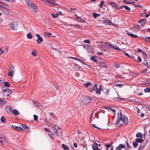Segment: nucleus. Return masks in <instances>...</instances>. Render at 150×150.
Masks as SVG:
<instances>
[{
    "label": "nucleus",
    "mask_w": 150,
    "mask_h": 150,
    "mask_svg": "<svg viewBox=\"0 0 150 150\" xmlns=\"http://www.w3.org/2000/svg\"><path fill=\"white\" fill-rule=\"evenodd\" d=\"M120 120L122 121L126 125H127L128 124L129 122L127 117L122 115L121 112L120 111V112L118 113L117 120L115 123L116 126H117V127H118L122 125L121 124L119 125Z\"/></svg>",
    "instance_id": "1"
},
{
    "label": "nucleus",
    "mask_w": 150,
    "mask_h": 150,
    "mask_svg": "<svg viewBox=\"0 0 150 150\" xmlns=\"http://www.w3.org/2000/svg\"><path fill=\"white\" fill-rule=\"evenodd\" d=\"M28 6L30 10L36 13L37 11V7L35 4L32 3L31 1H28Z\"/></svg>",
    "instance_id": "2"
},
{
    "label": "nucleus",
    "mask_w": 150,
    "mask_h": 150,
    "mask_svg": "<svg viewBox=\"0 0 150 150\" xmlns=\"http://www.w3.org/2000/svg\"><path fill=\"white\" fill-rule=\"evenodd\" d=\"M144 64L148 68H150V57L144 58Z\"/></svg>",
    "instance_id": "3"
},
{
    "label": "nucleus",
    "mask_w": 150,
    "mask_h": 150,
    "mask_svg": "<svg viewBox=\"0 0 150 150\" xmlns=\"http://www.w3.org/2000/svg\"><path fill=\"white\" fill-rule=\"evenodd\" d=\"M0 143L3 145L7 143V141L4 135H0Z\"/></svg>",
    "instance_id": "4"
},
{
    "label": "nucleus",
    "mask_w": 150,
    "mask_h": 150,
    "mask_svg": "<svg viewBox=\"0 0 150 150\" xmlns=\"http://www.w3.org/2000/svg\"><path fill=\"white\" fill-rule=\"evenodd\" d=\"M45 1L46 2L48 5L50 6H54L57 5L58 4L55 3L54 0H45Z\"/></svg>",
    "instance_id": "5"
},
{
    "label": "nucleus",
    "mask_w": 150,
    "mask_h": 150,
    "mask_svg": "<svg viewBox=\"0 0 150 150\" xmlns=\"http://www.w3.org/2000/svg\"><path fill=\"white\" fill-rule=\"evenodd\" d=\"M18 26V22L16 21H15L12 23L10 25V27L13 30H16V29Z\"/></svg>",
    "instance_id": "6"
},
{
    "label": "nucleus",
    "mask_w": 150,
    "mask_h": 150,
    "mask_svg": "<svg viewBox=\"0 0 150 150\" xmlns=\"http://www.w3.org/2000/svg\"><path fill=\"white\" fill-rule=\"evenodd\" d=\"M91 99L90 97L86 96L84 98L83 101L84 104L87 105L90 103L91 102Z\"/></svg>",
    "instance_id": "7"
},
{
    "label": "nucleus",
    "mask_w": 150,
    "mask_h": 150,
    "mask_svg": "<svg viewBox=\"0 0 150 150\" xmlns=\"http://www.w3.org/2000/svg\"><path fill=\"white\" fill-rule=\"evenodd\" d=\"M108 4L112 6V7L115 9V11H116V9H117L118 6H117L115 3L113 1H110L108 3Z\"/></svg>",
    "instance_id": "8"
},
{
    "label": "nucleus",
    "mask_w": 150,
    "mask_h": 150,
    "mask_svg": "<svg viewBox=\"0 0 150 150\" xmlns=\"http://www.w3.org/2000/svg\"><path fill=\"white\" fill-rule=\"evenodd\" d=\"M36 36L37 38H38L37 41V43L39 44L41 43V42L43 41V40L42 37L38 34H36Z\"/></svg>",
    "instance_id": "9"
},
{
    "label": "nucleus",
    "mask_w": 150,
    "mask_h": 150,
    "mask_svg": "<svg viewBox=\"0 0 150 150\" xmlns=\"http://www.w3.org/2000/svg\"><path fill=\"white\" fill-rule=\"evenodd\" d=\"M102 19H103L102 21L105 24L108 23L110 24L112 23V22L110 20L104 18L103 17Z\"/></svg>",
    "instance_id": "10"
},
{
    "label": "nucleus",
    "mask_w": 150,
    "mask_h": 150,
    "mask_svg": "<svg viewBox=\"0 0 150 150\" xmlns=\"http://www.w3.org/2000/svg\"><path fill=\"white\" fill-rule=\"evenodd\" d=\"M139 22L141 24L142 26H143L146 22V20L145 19H141L139 21Z\"/></svg>",
    "instance_id": "11"
},
{
    "label": "nucleus",
    "mask_w": 150,
    "mask_h": 150,
    "mask_svg": "<svg viewBox=\"0 0 150 150\" xmlns=\"http://www.w3.org/2000/svg\"><path fill=\"white\" fill-rule=\"evenodd\" d=\"M127 32V34L129 35V36H131V37H132L133 38H137L138 37L137 35H134L133 34L131 33H130L128 31L126 30V31Z\"/></svg>",
    "instance_id": "12"
},
{
    "label": "nucleus",
    "mask_w": 150,
    "mask_h": 150,
    "mask_svg": "<svg viewBox=\"0 0 150 150\" xmlns=\"http://www.w3.org/2000/svg\"><path fill=\"white\" fill-rule=\"evenodd\" d=\"M98 144L96 143H94L93 145L92 148L94 150H100V149H98Z\"/></svg>",
    "instance_id": "13"
},
{
    "label": "nucleus",
    "mask_w": 150,
    "mask_h": 150,
    "mask_svg": "<svg viewBox=\"0 0 150 150\" xmlns=\"http://www.w3.org/2000/svg\"><path fill=\"white\" fill-rule=\"evenodd\" d=\"M8 70L10 71H11L14 73V67L13 65H12L11 66L9 69Z\"/></svg>",
    "instance_id": "14"
},
{
    "label": "nucleus",
    "mask_w": 150,
    "mask_h": 150,
    "mask_svg": "<svg viewBox=\"0 0 150 150\" xmlns=\"http://www.w3.org/2000/svg\"><path fill=\"white\" fill-rule=\"evenodd\" d=\"M145 146V144H141L137 150H142L144 148Z\"/></svg>",
    "instance_id": "15"
},
{
    "label": "nucleus",
    "mask_w": 150,
    "mask_h": 150,
    "mask_svg": "<svg viewBox=\"0 0 150 150\" xmlns=\"http://www.w3.org/2000/svg\"><path fill=\"white\" fill-rule=\"evenodd\" d=\"M12 112L13 114L16 115H18L19 113L18 112V111L16 110V109H14L12 111Z\"/></svg>",
    "instance_id": "16"
},
{
    "label": "nucleus",
    "mask_w": 150,
    "mask_h": 150,
    "mask_svg": "<svg viewBox=\"0 0 150 150\" xmlns=\"http://www.w3.org/2000/svg\"><path fill=\"white\" fill-rule=\"evenodd\" d=\"M83 85L86 87H88L89 86L91 85L92 84L91 82H87L86 83H83Z\"/></svg>",
    "instance_id": "17"
},
{
    "label": "nucleus",
    "mask_w": 150,
    "mask_h": 150,
    "mask_svg": "<svg viewBox=\"0 0 150 150\" xmlns=\"http://www.w3.org/2000/svg\"><path fill=\"white\" fill-rule=\"evenodd\" d=\"M123 2L124 3L126 4H134L135 3V2L133 1H132L131 2H128L127 0H124Z\"/></svg>",
    "instance_id": "18"
},
{
    "label": "nucleus",
    "mask_w": 150,
    "mask_h": 150,
    "mask_svg": "<svg viewBox=\"0 0 150 150\" xmlns=\"http://www.w3.org/2000/svg\"><path fill=\"white\" fill-rule=\"evenodd\" d=\"M62 146L63 149L65 150H68L69 149V148L67 145L64 144L62 145Z\"/></svg>",
    "instance_id": "19"
},
{
    "label": "nucleus",
    "mask_w": 150,
    "mask_h": 150,
    "mask_svg": "<svg viewBox=\"0 0 150 150\" xmlns=\"http://www.w3.org/2000/svg\"><path fill=\"white\" fill-rule=\"evenodd\" d=\"M6 102L5 101L3 98H0V104L1 105H4Z\"/></svg>",
    "instance_id": "20"
},
{
    "label": "nucleus",
    "mask_w": 150,
    "mask_h": 150,
    "mask_svg": "<svg viewBox=\"0 0 150 150\" xmlns=\"http://www.w3.org/2000/svg\"><path fill=\"white\" fill-rule=\"evenodd\" d=\"M1 8H3V11H4V13H6V14H8V10L7 9H6V8H4V6H1Z\"/></svg>",
    "instance_id": "21"
},
{
    "label": "nucleus",
    "mask_w": 150,
    "mask_h": 150,
    "mask_svg": "<svg viewBox=\"0 0 150 150\" xmlns=\"http://www.w3.org/2000/svg\"><path fill=\"white\" fill-rule=\"evenodd\" d=\"M33 102L34 104L35 105L36 107H39L40 105V103L35 100L33 101Z\"/></svg>",
    "instance_id": "22"
},
{
    "label": "nucleus",
    "mask_w": 150,
    "mask_h": 150,
    "mask_svg": "<svg viewBox=\"0 0 150 150\" xmlns=\"http://www.w3.org/2000/svg\"><path fill=\"white\" fill-rule=\"evenodd\" d=\"M94 18H96L100 16V14H98L96 13H93L92 14Z\"/></svg>",
    "instance_id": "23"
},
{
    "label": "nucleus",
    "mask_w": 150,
    "mask_h": 150,
    "mask_svg": "<svg viewBox=\"0 0 150 150\" xmlns=\"http://www.w3.org/2000/svg\"><path fill=\"white\" fill-rule=\"evenodd\" d=\"M68 25H69L71 26V27H74V28H76V27L78 28H80V26L79 25H74V24H70Z\"/></svg>",
    "instance_id": "24"
},
{
    "label": "nucleus",
    "mask_w": 150,
    "mask_h": 150,
    "mask_svg": "<svg viewBox=\"0 0 150 150\" xmlns=\"http://www.w3.org/2000/svg\"><path fill=\"white\" fill-rule=\"evenodd\" d=\"M14 74V73L11 71H9L8 73V75L9 76H10L11 77H13Z\"/></svg>",
    "instance_id": "25"
},
{
    "label": "nucleus",
    "mask_w": 150,
    "mask_h": 150,
    "mask_svg": "<svg viewBox=\"0 0 150 150\" xmlns=\"http://www.w3.org/2000/svg\"><path fill=\"white\" fill-rule=\"evenodd\" d=\"M135 141L137 142L141 143H142L143 142V140L140 138H137L135 139Z\"/></svg>",
    "instance_id": "26"
},
{
    "label": "nucleus",
    "mask_w": 150,
    "mask_h": 150,
    "mask_svg": "<svg viewBox=\"0 0 150 150\" xmlns=\"http://www.w3.org/2000/svg\"><path fill=\"white\" fill-rule=\"evenodd\" d=\"M102 90V89L101 88H98V89L96 90V93L98 94H101V91Z\"/></svg>",
    "instance_id": "27"
},
{
    "label": "nucleus",
    "mask_w": 150,
    "mask_h": 150,
    "mask_svg": "<svg viewBox=\"0 0 150 150\" xmlns=\"http://www.w3.org/2000/svg\"><path fill=\"white\" fill-rule=\"evenodd\" d=\"M136 136L137 137H139L141 138H143L142 134L141 133L138 132L136 134Z\"/></svg>",
    "instance_id": "28"
},
{
    "label": "nucleus",
    "mask_w": 150,
    "mask_h": 150,
    "mask_svg": "<svg viewBox=\"0 0 150 150\" xmlns=\"http://www.w3.org/2000/svg\"><path fill=\"white\" fill-rule=\"evenodd\" d=\"M22 127L23 128V129H24L26 130H28L29 129L28 127L25 124L23 125Z\"/></svg>",
    "instance_id": "29"
},
{
    "label": "nucleus",
    "mask_w": 150,
    "mask_h": 150,
    "mask_svg": "<svg viewBox=\"0 0 150 150\" xmlns=\"http://www.w3.org/2000/svg\"><path fill=\"white\" fill-rule=\"evenodd\" d=\"M96 57V56H93L91 57V58L92 60L93 61L95 62H98V60L95 58Z\"/></svg>",
    "instance_id": "30"
},
{
    "label": "nucleus",
    "mask_w": 150,
    "mask_h": 150,
    "mask_svg": "<svg viewBox=\"0 0 150 150\" xmlns=\"http://www.w3.org/2000/svg\"><path fill=\"white\" fill-rule=\"evenodd\" d=\"M14 129L18 131H22L23 129L21 127H15L14 128Z\"/></svg>",
    "instance_id": "31"
},
{
    "label": "nucleus",
    "mask_w": 150,
    "mask_h": 150,
    "mask_svg": "<svg viewBox=\"0 0 150 150\" xmlns=\"http://www.w3.org/2000/svg\"><path fill=\"white\" fill-rule=\"evenodd\" d=\"M11 92L10 89H9L7 90V93H5V96H8L10 95L11 94Z\"/></svg>",
    "instance_id": "32"
},
{
    "label": "nucleus",
    "mask_w": 150,
    "mask_h": 150,
    "mask_svg": "<svg viewBox=\"0 0 150 150\" xmlns=\"http://www.w3.org/2000/svg\"><path fill=\"white\" fill-rule=\"evenodd\" d=\"M120 149H123L125 148V145H123L122 144H120L118 146H117Z\"/></svg>",
    "instance_id": "33"
},
{
    "label": "nucleus",
    "mask_w": 150,
    "mask_h": 150,
    "mask_svg": "<svg viewBox=\"0 0 150 150\" xmlns=\"http://www.w3.org/2000/svg\"><path fill=\"white\" fill-rule=\"evenodd\" d=\"M2 49L3 51H4V53H6L8 51L7 50V48L6 47H3L2 48Z\"/></svg>",
    "instance_id": "34"
},
{
    "label": "nucleus",
    "mask_w": 150,
    "mask_h": 150,
    "mask_svg": "<svg viewBox=\"0 0 150 150\" xmlns=\"http://www.w3.org/2000/svg\"><path fill=\"white\" fill-rule=\"evenodd\" d=\"M27 36L28 38L30 39L32 38L33 35L31 34L30 33H29L27 34Z\"/></svg>",
    "instance_id": "35"
},
{
    "label": "nucleus",
    "mask_w": 150,
    "mask_h": 150,
    "mask_svg": "<svg viewBox=\"0 0 150 150\" xmlns=\"http://www.w3.org/2000/svg\"><path fill=\"white\" fill-rule=\"evenodd\" d=\"M4 85L5 86L7 87H8L10 86L9 83L7 81H5L4 82Z\"/></svg>",
    "instance_id": "36"
},
{
    "label": "nucleus",
    "mask_w": 150,
    "mask_h": 150,
    "mask_svg": "<svg viewBox=\"0 0 150 150\" xmlns=\"http://www.w3.org/2000/svg\"><path fill=\"white\" fill-rule=\"evenodd\" d=\"M52 17L54 18H57L58 16V14L57 13H52Z\"/></svg>",
    "instance_id": "37"
},
{
    "label": "nucleus",
    "mask_w": 150,
    "mask_h": 150,
    "mask_svg": "<svg viewBox=\"0 0 150 150\" xmlns=\"http://www.w3.org/2000/svg\"><path fill=\"white\" fill-rule=\"evenodd\" d=\"M1 120L2 122L4 123L5 122L6 119L4 116H2L1 119Z\"/></svg>",
    "instance_id": "38"
},
{
    "label": "nucleus",
    "mask_w": 150,
    "mask_h": 150,
    "mask_svg": "<svg viewBox=\"0 0 150 150\" xmlns=\"http://www.w3.org/2000/svg\"><path fill=\"white\" fill-rule=\"evenodd\" d=\"M144 91L145 93H146V92L150 93V88H146L144 89Z\"/></svg>",
    "instance_id": "39"
},
{
    "label": "nucleus",
    "mask_w": 150,
    "mask_h": 150,
    "mask_svg": "<svg viewBox=\"0 0 150 150\" xmlns=\"http://www.w3.org/2000/svg\"><path fill=\"white\" fill-rule=\"evenodd\" d=\"M85 20V18H81L80 20H78V21L82 22H84Z\"/></svg>",
    "instance_id": "40"
},
{
    "label": "nucleus",
    "mask_w": 150,
    "mask_h": 150,
    "mask_svg": "<svg viewBox=\"0 0 150 150\" xmlns=\"http://www.w3.org/2000/svg\"><path fill=\"white\" fill-rule=\"evenodd\" d=\"M97 89V85L96 84H94L93 86V90L96 91Z\"/></svg>",
    "instance_id": "41"
},
{
    "label": "nucleus",
    "mask_w": 150,
    "mask_h": 150,
    "mask_svg": "<svg viewBox=\"0 0 150 150\" xmlns=\"http://www.w3.org/2000/svg\"><path fill=\"white\" fill-rule=\"evenodd\" d=\"M108 43V45L107 46L109 48H113V45H112L109 42L107 43Z\"/></svg>",
    "instance_id": "42"
},
{
    "label": "nucleus",
    "mask_w": 150,
    "mask_h": 150,
    "mask_svg": "<svg viewBox=\"0 0 150 150\" xmlns=\"http://www.w3.org/2000/svg\"><path fill=\"white\" fill-rule=\"evenodd\" d=\"M113 49H116L117 50H121L119 48L117 45H115V46H114L113 45Z\"/></svg>",
    "instance_id": "43"
},
{
    "label": "nucleus",
    "mask_w": 150,
    "mask_h": 150,
    "mask_svg": "<svg viewBox=\"0 0 150 150\" xmlns=\"http://www.w3.org/2000/svg\"><path fill=\"white\" fill-rule=\"evenodd\" d=\"M104 1H101L100 4L99 5V7L100 8H102L103 6V5L104 4Z\"/></svg>",
    "instance_id": "44"
},
{
    "label": "nucleus",
    "mask_w": 150,
    "mask_h": 150,
    "mask_svg": "<svg viewBox=\"0 0 150 150\" xmlns=\"http://www.w3.org/2000/svg\"><path fill=\"white\" fill-rule=\"evenodd\" d=\"M9 89L7 88L5 89H3L2 91L3 92V94L4 95H5V93H7V91Z\"/></svg>",
    "instance_id": "45"
},
{
    "label": "nucleus",
    "mask_w": 150,
    "mask_h": 150,
    "mask_svg": "<svg viewBox=\"0 0 150 150\" xmlns=\"http://www.w3.org/2000/svg\"><path fill=\"white\" fill-rule=\"evenodd\" d=\"M138 144H137V143L136 142H133V146L134 147H136L137 146H138Z\"/></svg>",
    "instance_id": "46"
},
{
    "label": "nucleus",
    "mask_w": 150,
    "mask_h": 150,
    "mask_svg": "<svg viewBox=\"0 0 150 150\" xmlns=\"http://www.w3.org/2000/svg\"><path fill=\"white\" fill-rule=\"evenodd\" d=\"M145 40L147 42H150V37H148L145 38Z\"/></svg>",
    "instance_id": "47"
},
{
    "label": "nucleus",
    "mask_w": 150,
    "mask_h": 150,
    "mask_svg": "<svg viewBox=\"0 0 150 150\" xmlns=\"http://www.w3.org/2000/svg\"><path fill=\"white\" fill-rule=\"evenodd\" d=\"M124 8L126 10L128 11H129L131 10V8L129 7L126 6H125Z\"/></svg>",
    "instance_id": "48"
},
{
    "label": "nucleus",
    "mask_w": 150,
    "mask_h": 150,
    "mask_svg": "<svg viewBox=\"0 0 150 150\" xmlns=\"http://www.w3.org/2000/svg\"><path fill=\"white\" fill-rule=\"evenodd\" d=\"M49 114L53 117H55V116L53 112H50L49 113Z\"/></svg>",
    "instance_id": "49"
},
{
    "label": "nucleus",
    "mask_w": 150,
    "mask_h": 150,
    "mask_svg": "<svg viewBox=\"0 0 150 150\" xmlns=\"http://www.w3.org/2000/svg\"><path fill=\"white\" fill-rule=\"evenodd\" d=\"M125 54L128 57H132V56H130L129 55V54L128 53H127V52H126L125 51H123Z\"/></svg>",
    "instance_id": "50"
},
{
    "label": "nucleus",
    "mask_w": 150,
    "mask_h": 150,
    "mask_svg": "<svg viewBox=\"0 0 150 150\" xmlns=\"http://www.w3.org/2000/svg\"><path fill=\"white\" fill-rule=\"evenodd\" d=\"M126 143H127V148L126 149L125 148V149L126 150H127V149H128V150H129V148L130 147V146H129V144L128 143V142L127 141H126Z\"/></svg>",
    "instance_id": "51"
},
{
    "label": "nucleus",
    "mask_w": 150,
    "mask_h": 150,
    "mask_svg": "<svg viewBox=\"0 0 150 150\" xmlns=\"http://www.w3.org/2000/svg\"><path fill=\"white\" fill-rule=\"evenodd\" d=\"M33 117H34V120L36 121L38 120V117L37 115H33Z\"/></svg>",
    "instance_id": "52"
},
{
    "label": "nucleus",
    "mask_w": 150,
    "mask_h": 150,
    "mask_svg": "<svg viewBox=\"0 0 150 150\" xmlns=\"http://www.w3.org/2000/svg\"><path fill=\"white\" fill-rule=\"evenodd\" d=\"M142 61V59L141 58V57L139 56H138V60L137 61V62H140Z\"/></svg>",
    "instance_id": "53"
},
{
    "label": "nucleus",
    "mask_w": 150,
    "mask_h": 150,
    "mask_svg": "<svg viewBox=\"0 0 150 150\" xmlns=\"http://www.w3.org/2000/svg\"><path fill=\"white\" fill-rule=\"evenodd\" d=\"M122 86L123 85L122 84H116V86L119 88L122 87Z\"/></svg>",
    "instance_id": "54"
},
{
    "label": "nucleus",
    "mask_w": 150,
    "mask_h": 150,
    "mask_svg": "<svg viewBox=\"0 0 150 150\" xmlns=\"http://www.w3.org/2000/svg\"><path fill=\"white\" fill-rule=\"evenodd\" d=\"M32 54L34 56H36V52H35V51L34 50V51H32Z\"/></svg>",
    "instance_id": "55"
},
{
    "label": "nucleus",
    "mask_w": 150,
    "mask_h": 150,
    "mask_svg": "<svg viewBox=\"0 0 150 150\" xmlns=\"http://www.w3.org/2000/svg\"><path fill=\"white\" fill-rule=\"evenodd\" d=\"M142 54L144 55V57H147V55L146 53H145L144 52L142 51Z\"/></svg>",
    "instance_id": "56"
},
{
    "label": "nucleus",
    "mask_w": 150,
    "mask_h": 150,
    "mask_svg": "<svg viewBox=\"0 0 150 150\" xmlns=\"http://www.w3.org/2000/svg\"><path fill=\"white\" fill-rule=\"evenodd\" d=\"M83 42L86 43H87L88 44H89L90 43V41L89 40H84L83 41Z\"/></svg>",
    "instance_id": "57"
},
{
    "label": "nucleus",
    "mask_w": 150,
    "mask_h": 150,
    "mask_svg": "<svg viewBox=\"0 0 150 150\" xmlns=\"http://www.w3.org/2000/svg\"><path fill=\"white\" fill-rule=\"evenodd\" d=\"M96 54L98 55H103V52H98L96 53Z\"/></svg>",
    "instance_id": "58"
},
{
    "label": "nucleus",
    "mask_w": 150,
    "mask_h": 150,
    "mask_svg": "<svg viewBox=\"0 0 150 150\" xmlns=\"http://www.w3.org/2000/svg\"><path fill=\"white\" fill-rule=\"evenodd\" d=\"M136 29L139 30L140 29V26L139 25H137L135 27Z\"/></svg>",
    "instance_id": "59"
},
{
    "label": "nucleus",
    "mask_w": 150,
    "mask_h": 150,
    "mask_svg": "<svg viewBox=\"0 0 150 150\" xmlns=\"http://www.w3.org/2000/svg\"><path fill=\"white\" fill-rule=\"evenodd\" d=\"M119 64H117L116 63H115L114 66L116 68H118L119 67Z\"/></svg>",
    "instance_id": "60"
},
{
    "label": "nucleus",
    "mask_w": 150,
    "mask_h": 150,
    "mask_svg": "<svg viewBox=\"0 0 150 150\" xmlns=\"http://www.w3.org/2000/svg\"><path fill=\"white\" fill-rule=\"evenodd\" d=\"M91 125L93 126L96 129H101L99 128H98L95 125V124H92Z\"/></svg>",
    "instance_id": "61"
},
{
    "label": "nucleus",
    "mask_w": 150,
    "mask_h": 150,
    "mask_svg": "<svg viewBox=\"0 0 150 150\" xmlns=\"http://www.w3.org/2000/svg\"><path fill=\"white\" fill-rule=\"evenodd\" d=\"M47 125L48 126H53V125L52 123H51L50 122H48L47 123Z\"/></svg>",
    "instance_id": "62"
},
{
    "label": "nucleus",
    "mask_w": 150,
    "mask_h": 150,
    "mask_svg": "<svg viewBox=\"0 0 150 150\" xmlns=\"http://www.w3.org/2000/svg\"><path fill=\"white\" fill-rule=\"evenodd\" d=\"M3 53H4V51H3L2 49H0V54H2Z\"/></svg>",
    "instance_id": "63"
},
{
    "label": "nucleus",
    "mask_w": 150,
    "mask_h": 150,
    "mask_svg": "<svg viewBox=\"0 0 150 150\" xmlns=\"http://www.w3.org/2000/svg\"><path fill=\"white\" fill-rule=\"evenodd\" d=\"M75 67H77L78 69H80L81 68V67L79 66V65L77 64H76Z\"/></svg>",
    "instance_id": "64"
}]
</instances>
